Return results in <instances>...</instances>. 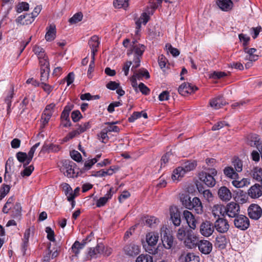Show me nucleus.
Segmentation results:
<instances>
[{"label":"nucleus","instance_id":"obj_39","mask_svg":"<svg viewBox=\"0 0 262 262\" xmlns=\"http://www.w3.org/2000/svg\"><path fill=\"white\" fill-rule=\"evenodd\" d=\"M224 173L226 176L231 179H237L238 174L235 171L234 168L232 167H227L224 170Z\"/></svg>","mask_w":262,"mask_h":262},{"label":"nucleus","instance_id":"obj_13","mask_svg":"<svg viewBox=\"0 0 262 262\" xmlns=\"http://www.w3.org/2000/svg\"><path fill=\"white\" fill-rule=\"evenodd\" d=\"M183 217L185 220L190 229L194 230L196 228L197 221L190 211L184 210L183 212Z\"/></svg>","mask_w":262,"mask_h":262},{"label":"nucleus","instance_id":"obj_4","mask_svg":"<svg viewBox=\"0 0 262 262\" xmlns=\"http://www.w3.org/2000/svg\"><path fill=\"white\" fill-rule=\"evenodd\" d=\"M76 129L70 132L64 138V140L67 141L70 139L78 136L80 134L86 132L91 127L90 122L82 123L80 124H78L76 125Z\"/></svg>","mask_w":262,"mask_h":262},{"label":"nucleus","instance_id":"obj_15","mask_svg":"<svg viewBox=\"0 0 262 262\" xmlns=\"http://www.w3.org/2000/svg\"><path fill=\"white\" fill-rule=\"evenodd\" d=\"M198 90V88L189 83H184L178 88V92L182 96H186L188 94H191Z\"/></svg>","mask_w":262,"mask_h":262},{"label":"nucleus","instance_id":"obj_23","mask_svg":"<svg viewBox=\"0 0 262 262\" xmlns=\"http://www.w3.org/2000/svg\"><path fill=\"white\" fill-rule=\"evenodd\" d=\"M219 198L223 201H228L232 198V194L230 190L225 186L221 187L218 190Z\"/></svg>","mask_w":262,"mask_h":262},{"label":"nucleus","instance_id":"obj_38","mask_svg":"<svg viewBox=\"0 0 262 262\" xmlns=\"http://www.w3.org/2000/svg\"><path fill=\"white\" fill-rule=\"evenodd\" d=\"M180 198L183 206L188 209H190L192 200L189 195L187 193H182Z\"/></svg>","mask_w":262,"mask_h":262},{"label":"nucleus","instance_id":"obj_21","mask_svg":"<svg viewBox=\"0 0 262 262\" xmlns=\"http://www.w3.org/2000/svg\"><path fill=\"white\" fill-rule=\"evenodd\" d=\"M161 240L163 246L167 249H170L173 244V237L170 234H167L165 231L163 233H161Z\"/></svg>","mask_w":262,"mask_h":262},{"label":"nucleus","instance_id":"obj_18","mask_svg":"<svg viewBox=\"0 0 262 262\" xmlns=\"http://www.w3.org/2000/svg\"><path fill=\"white\" fill-rule=\"evenodd\" d=\"M100 43V42L98 36L94 35L91 37L88 44L91 49V56H95Z\"/></svg>","mask_w":262,"mask_h":262},{"label":"nucleus","instance_id":"obj_48","mask_svg":"<svg viewBox=\"0 0 262 262\" xmlns=\"http://www.w3.org/2000/svg\"><path fill=\"white\" fill-rule=\"evenodd\" d=\"M83 18V14L81 12H78L75 14L69 20V21L71 24H76L80 21Z\"/></svg>","mask_w":262,"mask_h":262},{"label":"nucleus","instance_id":"obj_25","mask_svg":"<svg viewBox=\"0 0 262 262\" xmlns=\"http://www.w3.org/2000/svg\"><path fill=\"white\" fill-rule=\"evenodd\" d=\"M149 19V16L145 12L143 13L136 21V34L138 35L141 30V24L145 25Z\"/></svg>","mask_w":262,"mask_h":262},{"label":"nucleus","instance_id":"obj_51","mask_svg":"<svg viewBox=\"0 0 262 262\" xmlns=\"http://www.w3.org/2000/svg\"><path fill=\"white\" fill-rule=\"evenodd\" d=\"M232 164L234 166L236 172H241L242 171L243 163L242 161L239 158H235L232 161Z\"/></svg>","mask_w":262,"mask_h":262},{"label":"nucleus","instance_id":"obj_45","mask_svg":"<svg viewBox=\"0 0 262 262\" xmlns=\"http://www.w3.org/2000/svg\"><path fill=\"white\" fill-rule=\"evenodd\" d=\"M136 262H153V258L149 254H141L136 259Z\"/></svg>","mask_w":262,"mask_h":262},{"label":"nucleus","instance_id":"obj_50","mask_svg":"<svg viewBox=\"0 0 262 262\" xmlns=\"http://www.w3.org/2000/svg\"><path fill=\"white\" fill-rule=\"evenodd\" d=\"M238 38L239 41L243 43L244 47H247L250 40V37L247 34L241 33L238 35Z\"/></svg>","mask_w":262,"mask_h":262},{"label":"nucleus","instance_id":"obj_5","mask_svg":"<svg viewBox=\"0 0 262 262\" xmlns=\"http://www.w3.org/2000/svg\"><path fill=\"white\" fill-rule=\"evenodd\" d=\"M235 227L242 231H245L250 226V221L245 215L239 214L234 220Z\"/></svg>","mask_w":262,"mask_h":262},{"label":"nucleus","instance_id":"obj_19","mask_svg":"<svg viewBox=\"0 0 262 262\" xmlns=\"http://www.w3.org/2000/svg\"><path fill=\"white\" fill-rule=\"evenodd\" d=\"M225 206L222 204L214 205L211 208V212L214 217H225Z\"/></svg>","mask_w":262,"mask_h":262},{"label":"nucleus","instance_id":"obj_22","mask_svg":"<svg viewBox=\"0 0 262 262\" xmlns=\"http://www.w3.org/2000/svg\"><path fill=\"white\" fill-rule=\"evenodd\" d=\"M216 4L221 10L225 12L230 11L233 7L231 0H216Z\"/></svg>","mask_w":262,"mask_h":262},{"label":"nucleus","instance_id":"obj_7","mask_svg":"<svg viewBox=\"0 0 262 262\" xmlns=\"http://www.w3.org/2000/svg\"><path fill=\"white\" fill-rule=\"evenodd\" d=\"M214 230L220 233H226L229 229L230 225L225 217H219L213 223Z\"/></svg>","mask_w":262,"mask_h":262},{"label":"nucleus","instance_id":"obj_41","mask_svg":"<svg viewBox=\"0 0 262 262\" xmlns=\"http://www.w3.org/2000/svg\"><path fill=\"white\" fill-rule=\"evenodd\" d=\"M129 0H115L113 2L115 8L126 9L128 7Z\"/></svg>","mask_w":262,"mask_h":262},{"label":"nucleus","instance_id":"obj_60","mask_svg":"<svg viewBox=\"0 0 262 262\" xmlns=\"http://www.w3.org/2000/svg\"><path fill=\"white\" fill-rule=\"evenodd\" d=\"M82 117V116L78 110L74 111L71 114L72 119L74 122H78Z\"/></svg>","mask_w":262,"mask_h":262},{"label":"nucleus","instance_id":"obj_12","mask_svg":"<svg viewBox=\"0 0 262 262\" xmlns=\"http://www.w3.org/2000/svg\"><path fill=\"white\" fill-rule=\"evenodd\" d=\"M123 251L125 254L129 256H135L139 254L140 246L134 243H131L124 246Z\"/></svg>","mask_w":262,"mask_h":262},{"label":"nucleus","instance_id":"obj_62","mask_svg":"<svg viewBox=\"0 0 262 262\" xmlns=\"http://www.w3.org/2000/svg\"><path fill=\"white\" fill-rule=\"evenodd\" d=\"M51 243L49 244V245L48 246V251L45 254V255H43V258L41 260V262H49L51 256V254L52 253V250H51Z\"/></svg>","mask_w":262,"mask_h":262},{"label":"nucleus","instance_id":"obj_2","mask_svg":"<svg viewBox=\"0 0 262 262\" xmlns=\"http://www.w3.org/2000/svg\"><path fill=\"white\" fill-rule=\"evenodd\" d=\"M208 172L202 171L199 174L200 180L204 182L205 185L210 187H213L216 183L214 177L217 174V171L214 168L208 169Z\"/></svg>","mask_w":262,"mask_h":262},{"label":"nucleus","instance_id":"obj_42","mask_svg":"<svg viewBox=\"0 0 262 262\" xmlns=\"http://www.w3.org/2000/svg\"><path fill=\"white\" fill-rule=\"evenodd\" d=\"M14 200L15 198L14 196H11L8 199L2 209L3 213H8L9 212L10 210L11 209V205L13 204Z\"/></svg>","mask_w":262,"mask_h":262},{"label":"nucleus","instance_id":"obj_8","mask_svg":"<svg viewBox=\"0 0 262 262\" xmlns=\"http://www.w3.org/2000/svg\"><path fill=\"white\" fill-rule=\"evenodd\" d=\"M145 50V46L143 45L137 43V41L132 42L130 49L127 52L128 56L134 53L135 57H142Z\"/></svg>","mask_w":262,"mask_h":262},{"label":"nucleus","instance_id":"obj_63","mask_svg":"<svg viewBox=\"0 0 262 262\" xmlns=\"http://www.w3.org/2000/svg\"><path fill=\"white\" fill-rule=\"evenodd\" d=\"M71 158L76 162H80L82 160V156L80 152L76 150H73L70 152Z\"/></svg>","mask_w":262,"mask_h":262},{"label":"nucleus","instance_id":"obj_32","mask_svg":"<svg viewBox=\"0 0 262 262\" xmlns=\"http://www.w3.org/2000/svg\"><path fill=\"white\" fill-rule=\"evenodd\" d=\"M251 177L255 180L260 182L262 180V168L255 166L251 170Z\"/></svg>","mask_w":262,"mask_h":262},{"label":"nucleus","instance_id":"obj_61","mask_svg":"<svg viewBox=\"0 0 262 262\" xmlns=\"http://www.w3.org/2000/svg\"><path fill=\"white\" fill-rule=\"evenodd\" d=\"M177 236L180 241H183L185 239L187 236V234L184 228L181 227L179 229L177 232Z\"/></svg>","mask_w":262,"mask_h":262},{"label":"nucleus","instance_id":"obj_46","mask_svg":"<svg viewBox=\"0 0 262 262\" xmlns=\"http://www.w3.org/2000/svg\"><path fill=\"white\" fill-rule=\"evenodd\" d=\"M107 130L103 128L101 131L98 134L99 140L102 143H106L109 140V137L107 135Z\"/></svg>","mask_w":262,"mask_h":262},{"label":"nucleus","instance_id":"obj_28","mask_svg":"<svg viewBox=\"0 0 262 262\" xmlns=\"http://www.w3.org/2000/svg\"><path fill=\"white\" fill-rule=\"evenodd\" d=\"M47 33L45 35L46 39L48 41L53 40L56 37V27L54 24H50L47 28Z\"/></svg>","mask_w":262,"mask_h":262},{"label":"nucleus","instance_id":"obj_34","mask_svg":"<svg viewBox=\"0 0 262 262\" xmlns=\"http://www.w3.org/2000/svg\"><path fill=\"white\" fill-rule=\"evenodd\" d=\"M104 249L103 245H98L95 248H90L88 254L91 257H97L98 254L103 253Z\"/></svg>","mask_w":262,"mask_h":262},{"label":"nucleus","instance_id":"obj_55","mask_svg":"<svg viewBox=\"0 0 262 262\" xmlns=\"http://www.w3.org/2000/svg\"><path fill=\"white\" fill-rule=\"evenodd\" d=\"M96 163L97 160L95 159H91L86 161L84 163L82 170L83 171H87L90 170L92 167Z\"/></svg>","mask_w":262,"mask_h":262},{"label":"nucleus","instance_id":"obj_29","mask_svg":"<svg viewBox=\"0 0 262 262\" xmlns=\"http://www.w3.org/2000/svg\"><path fill=\"white\" fill-rule=\"evenodd\" d=\"M75 165V163H74L72 161H69L68 164H66V171L64 172V174L68 178H74L77 176V174H75V172L74 169V166Z\"/></svg>","mask_w":262,"mask_h":262},{"label":"nucleus","instance_id":"obj_54","mask_svg":"<svg viewBox=\"0 0 262 262\" xmlns=\"http://www.w3.org/2000/svg\"><path fill=\"white\" fill-rule=\"evenodd\" d=\"M24 168V170L21 172V175L23 177L30 176L34 169L33 165H31L29 166H26V167Z\"/></svg>","mask_w":262,"mask_h":262},{"label":"nucleus","instance_id":"obj_53","mask_svg":"<svg viewBox=\"0 0 262 262\" xmlns=\"http://www.w3.org/2000/svg\"><path fill=\"white\" fill-rule=\"evenodd\" d=\"M113 174V171L112 169H107L106 170H101L98 171L93 176L95 177H103L106 176H111Z\"/></svg>","mask_w":262,"mask_h":262},{"label":"nucleus","instance_id":"obj_56","mask_svg":"<svg viewBox=\"0 0 262 262\" xmlns=\"http://www.w3.org/2000/svg\"><path fill=\"white\" fill-rule=\"evenodd\" d=\"M40 87L48 95H49L54 89L53 86L46 83L45 82H41L40 83Z\"/></svg>","mask_w":262,"mask_h":262},{"label":"nucleus","instance_id":"obj_59","mask_svg":"<svg viewBox=\"0 0 262 262\" xmlns=\"http://www.w3.org/2000/svg\"><path fill=\"white\" fill-rule=\"evenodd\" d=\"M46 232L47 233V238L51 242H54L55 240V234L52 228L50 227H46Z\"/></svg>","mask_w":262,"mask_h":262},{"label":"nucleus","instance_id":"obj_33","mask_svg":"<svg viewBox=\"0 0 262 262\" xmlns=\"http://www.w3.org/2000/svg\"><path fill=\"white\" fill-rule=\"evenodd\" d=\"M62 189L64 192L65 195L67 197L68 201L74 199L75 194L73 192L71 186L67 183H63L62 184Z\"/></svg>","mask_w":262,"mask_h":262},{"label":"nucleus","instance_id":"obj_10","mask_svg":"<svg viewBox=\"0 0 262 262\" xmlns=\"http://www.w3.org/2000/svg\"><path fill=\"white\" fill-rule=\"evenodd\" d=\"M248 214L250 219L257 220L261 216L262 209L258 205L252 204L248 208Z\"/></svg>","mask_w":262,"mask_h":262},{"label":"nucleus","instance_id":"obj_16","mask_svg":"<svg viewBox=\"0 0 262 262\" xmlns=\"http://www.w3.org/2000/svg\"><path fill=\"white\" fill-rule=\"evenodd\" d=\"M198 237L193 234L192 231H188L187 233V236L185 241L186 246L190 248L196 247L199 243Z\"/></svg>","mask_w":262,"mask_h":262},{"label":"nucleus","instance_id":"obj_1","mask_svg":"<svg viewBox=\"0 0 262 262\" xmlns=\"http://www.w3.org/2000/svg\"><path fill=\"white\" fill-rule=\"evenodd\" d=\"M196 166V163L194 161H184L181 165L174 169L171 176L173 181L179 180L184 174L189 171L193 170Z\"/></svg>","mask_w":262,"mask_h":262},{"label":"nucleus","instance_id":"obj_57","mask_svg":"<svg viewBox=\"0 0 262 262\" xmlns=\"http://www.w3.org/2000/svg\"><path fill=\"white\" fill-rule=\"evenodd\" d=\"M168 52H169L173 56L177 57L180 54L179 51L175 48L172 47L169 43H167L165 46Z\"/></svg>","mask_w":262,"mask_h":262},{"label":"nucleus","instance_id":"obj_44","mask_svg":"<svg viewBox=\"0 0 262 262\" xmlns=\"http://www.w3.org/2000/svg\"><path fill=\"white\" fill-rule=\"evenodd\" d=\"M117 122H106L105 124L108 125L107 127H104V129L107 130V133L110 132H115L118 133L120 131V129L118 126L115 125V124Z\"/></svg>","mask_w":262,"mask_h":262},{"label":"nucleus","instance_id":"obj_11","mask_svg":"<svg viewBox=\"0 0 262 262\" xmlns=\"http://www.w3.org/2000/svg\"><path fill=\"white\" fill-rule=\"evenodd\" d=\"M248 195L252 199H256L262 195V186L258 183L252 185L247 191Z\"/></svg>","mask_w":262,"mask_h":262},{"label":"nucleus","instance_id":"obj_14","mask_svg":"<svg viewBox=\"0 0 262 262\" xmlns=\"http://www.w3.org/2000/svg\"><path fill=\"white\" fill-rule=\"evenodd\" d=\"M196 246L198 247L199 251L204 254H209L212 249V243L206 239L199 241Z\"/></svg>","mask_w":262,"mask_h":262},{"label":"nucleus","instance_id":"obj_3","mask_svg":"<svg viewBox=\"0 0 262 262\" xmlns=\"http://www.w3.org/2000/svg\"><path fill=\"white\" fill-rule=\"evenodd\" d=\"M158 239L159 235L157 233L151 232L147 234L146 239L148 246L145 248V250L150 254H155L157 251L155 246L157 245Z\"/></svg>","mask_w":262,"mask_h":262},{"label":"nucleus","instance_id":"obj_31","mask_svg":"<svg viewBox=\"0 0 262 262\" xmlns=\"http://www.w3.org/2000/svg\"><path fill=\"white\" fill-rule=\"evenodd\" d=\"M170 218L173 224L176 226H179L181 223V215L178 209L176 210H170Z\"/></svg>","mask_w":262,"mask_h":262},{"label":"nucleus","instance_id":"obj_58","mask_svg":"<svg viewBox=\"0 0 262 262\" xmlns=\"http://www.w3.org/2000/svg\"><path fill=\"white\" fill-rule=\"evenodd\" d=\"M262 31V28L261 26H258L256 27H252L250 29V33L253 39L256 38L260 31Z\"/></svg>","mask_w":262,"mask_h":262},{"label":"nucleus","instance_id":"obj_17","mask_svg":"<svg viewBox=\"0 0 262 262\" xmlns=\"http://www.w3.org/2000/svg\"><path fill=\"white\" fill-rule=\"evenodd\" d=\"M14 96V86L11 85L10 89L6 92V96L4 98V101L7 104V114L9 115L11 112L12 100Z\"/></svg>","mask_w":262,"mask_h":262},{"label":"nucleus","instance_id":"obj_52","mask_svg":"<svg viewBox=\"0 0 262 262\" xmlns=\"http://www.w3.org/2000/svg\"><path fill=\"white\" fill-rule=\"evenodd\" d=\"M50 71V69L40 70V80L41 82H46L48 80Z\"/></svg>","mask_w":262,"mask_h":262},{"label":"nucleus","instance_id":"obj_6","mask_svg":"<svg viewBox=\"0 0 262 262\" xmlns=\"http://www.w3.org/2000/svg\"><path fill=\"white\" fill-rule=\"evenodd\" d=\"M225 216H228L231 218H235L239 215L240 206L238 203L231 202L225 206Z\"/></svg>","mask_w":262,"mask_h":262},{"label":"nucleus","instance_id":"obj_64","mask_svg":"<svg viewBox=\"0 0 262 262\" xmlns=\"http://www.w3.org/2000/svg\"><path fill=\"white\" fill-rule=\"evenodd\" d=\"M138 88L139 89L140 91L142 93V94L145 95H148V94H149V89L147 86H146L143 83H140L138 85Z\"/></svg>","mask_w":262,"mask_h":262},{"label":"nucleus","instance_id":"obj_36","mask_svg":"<svg viewBox=\"0 0 262 262\" xmlns=\"http://www.w3.org/2000/svg\"><path fill=\"white\" fill-rule=\"evenodd\" d=\"M228 242L229 240L225 235H220L216 238V245L221 249H225Z\"/></svg>","mask_w":262,"mask_h":262},{"label":"nucleus","instance_id":"obj_26","mask_svg":"<svg viewBox=\"0 0 262 262\" xmlns=\"http://www.w3.org/2000/svg\"><path fill=\"white\" fill-rule=\"evenodd\" d=\"M226 102L224 98L219 96L210 100V105L215 110L219 109L226 104Z\"/></svg>","mask_w":262,"mask_h":262},{"label":"nucleus","instance_id":"obj_47","mask_svg":"<svg viewBox=\"0 0 262 262\" xmlns=\"http://www.w3.org/2000/svg\"><path fill=\"white\" fill-rule=\"evenodd\" d=\"M29 9V5L27 2L19 3L16 6V11L17 13H20L23 11H28Z\"/></svg>","mask_w":262,"mask_h":262},{"label":"nucleus","instance_id":"obj_40","mask_svg":"<svg viewBox=\"0 0 262 262\" xmlns=\"http://www.w3.org/2000/svg\"><path fill=\"white\" fill-rule=\"evenodd\" d=\"M232 184L236 188H242L250 184V180L246 178H243L241 180L233 179Z\"/></svg>","mask_w":262,"mask_h":262},{"label":"nucleus","instance_id":"obj_9","mask_svg":"<svg viewBox=\"0 0 262 262\" xmlns=\"http://www.w3.org/2000/svg\"><path fill=\"white\" fill-rule=\"evenodd\" d=\"M214 231L213 223L209 221H203L200 226V232L205 237L211 235Z\"/></svg>","mask_w":262,"mask_h":262},{"label":"nucleus","instance_id":"obj_43","mask_svg":"<svg viewBox=\"0 0 262 262\" xmlns=\"http://www.w3.org/2000/svg\"><path fill=\"white\" fill-rule=\"evenodd\" d=\"M159 220L157 217L153 216L148 217L145 220V225L150 228L156 227V226L159 224Z\"/></svg>","mask_w":262,"mask_h":262},{"label":"nucleus","instance_id":"obj_20","mask_svg":"<svg viewBox=\"0 0 262 262\" xmlns=\"http://www.w3.org/2000/svg\"><path fill=\"white\" fill-rule=\"evenodd\" d=\"M189 210H194L196 213L201 214L203 212V207L200 199L198 197L192 199Z\"/></svg>","mask_w":262,"mask_h":262},{"label":"nucleus","instance_id":"obj_24","mask_svg":"<svg viewBox=\"0 0 262 262\" xmlns=\"http://www.w3.org/2000/svg\"><path fill=\"white\" fill-rule=\"evenodd\" d=\"M34 20L32 16L30 14L21 15L15 20L17 24L21 25H28L32 23Z\"/></svg>","mask_w":262,"mask_h":262},{"label":"nucleus","instance_id":"obj_49","mask_svg":"<svg viewBox=\"0 0 262 262\" xmlns=\"http://www.w3.org/2000/svg\"><path fill=\"white\" fill-rule=\"evenodd\" d=\"M186 262H200V257L193 253H188L185 258Z\"/></svg>","mask_w":262,"mask_h":262},{"label":"nucleus","instance_id":"obj_35","mask_svg":"<svg viewBox=\"0 0 262 262\" xmlns=\"http://www.w3.org/2000/svg\"><path fill=\"white\" fill-rule=\"evenodd\" d=\"M73 108L74 104L71 103H68L67 105L65 106L60 116L61 121L70 119V113Z\"/></svg>","mask_w":262,"mask_h":262},{"label":"nucleus","instance_id":"obj_27","mask_svg":"<svg viewBox=\"0 0 262 262\" xmlns=\"http://www.w3.org/2000/svg\"><path fill=\"white\" fill-rule=\"evenodd\" d=\"M113 188H111L103 197L100 198L96 202L97 207H101L104 206L109 199H111L113 195Z\"/></svg>","mask_w":262,"mask_h":262},{"label":"nucleus","instance_id":"obj_37","mask_svg":"<svg viewBox=\"0 0 262 262\" xmlns=\"http://www.w3.org/2000/svg\"><path fill=\"white\" fill-rule=\"evenodd\" d=\"M22 208L19 202H16L13 206L11 210V216L15 219L20 218L21 216Z\"/></svg>","mask_w":262,"mask_h":262},{"label":"nucleus","instance_id":"obj_30","mask_svg":"<svg viewBox=\"0 0 262 262\" xmlns=\"http://www.w3.org/2000/svg\"><path fill=\"white\" fill-rule=\"evenodd\" d=\"M87 239L88 238L85 239H83L81 243H80L77 241L74 242L71 248L72 252L75 254V256H78V254H79L80 250L84 248L86 243V241H87Z\"/></svg>","mask_w":262,"mask_h":262}]
</instances>
